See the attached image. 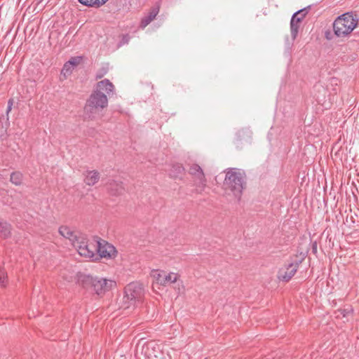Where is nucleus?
Here are the masks:
<instances>
[{
    "mask_svg": "<svg viewBox=\"0 0 359 359\" xmlns=\"http://www.w3.org/2000/svg\"><path fill=\"white\" fill-rule=\"evenodd\" d=\"M23 175L20 172H13L11 175V182L16 185L20 186L22 182Z\"/></svg>",
    "mask_w": 359,
    "mask_h": 359,
    "instance_id": "20",
    "label": "nucleus"
},
{
    "mask_svg": "<svg viewBox=\"0 0 359 359\" xmlns=\"http://www.w3.org/2000/svg\"><path fill=\"white\" fill-rule=\"evenodd\" d=\"M159 12L158 7L152 8L149 13L142 18L140 27L144 29L152 20L155 19Z\"/></svg>",
    "mask_w": 359,
    "mask_h": 359,
    "instance_id": "14",
    "label": "nucleus"
},
{
    "mask_svg": "<svg viewBox=\"0 0 359 359\" xmlns=\"http://www.w3.org/2000/svg\"><path fill=\"white\" fill-rule=\"evenodd\" d=\"M296 16H292L290 20V32L292 40H295L297 37L300 22H297Z\"/></svg>",
    "mask_w": 359,
    "mask_h": 359,
    "instance_id": "17",
    "label": "nucleus"
},
{
    "mask_svg": "<svg viewBox=\"0 0 359 359\" xmlns=\"http://www.w3.org/2000/svg\"><path fill=\"white\" fill-rule=\"evenodd\" d=\"M76 65V62L74 60H69L68 62H66L64 65V67L62 70V73L66 75V74H69L72 73V67Z\"/></svg>",
    "mask_w": 359,
    "mask_h": 359,
    "instance_id": "21",
    "label": "nucleus"
},
{
    "mask_svg": "<svg viewBox=\"0 0 359 359\" xmlns=\"http://www.w3.org/2000/svg\"><path fill=\"white\" fill-rule=\"evenodd\" d=\"M108 190L111 195L118 196L123 193L125 188L121 181L111 180L108 184Z\"/></svg>",
    "mask_w": 359,
    "mask_h": 359,
    "instance_id": "13",
    "label": "nucleus"
},
{
    "mask_svg": "<svg viewBox=\"0 0 359 359\" xmlns=\"http://www.w3.org/2000/svg\"><path fill=\"white\" fill-rule=\"evenodd\" d=\"M106 74V71L103 72H101V73H97L96 74V79H101L104 74Z\"/></svg>",
    "mask_w": 359,
    "mask_h": 359,
    "instance_id": "25",
    "label": "nucleus"
},
{
    "mask_svg": "<svg viewBox=\"0 0 359 359\" xmlns=\"http://www.w3.org/2000/svg\"><path fill=\"white\" fill-rule=\"evenodd\" d=\"M96 252L100 257L107 259H114L117 255L115 247L104 240L96 241Z\"/></svg>",
    "mask_w": 359,
    "mask_h": 359,
    "instance_id": "9",
    "label": "nucleus"
},
{
    "mask_svg": "<svg viewBox=\"0 0 359 359\" xmlns=\"http://www.w3.org/2000/svg\"><path fill=\"white\" fill-rule=\"evenodd\" d=\"M124 293L123 298V306L125 309H128L130 306H134L137 302L142 300L144 295V288L142 284L133 282L125 287Z\"/></svg>",
    "mask_w": 359,
    "mask_h": 359,
    "instance_id": "5",
    "label": "nucleus"
},
{
    "mask_svg": "<svg viewBox=\"0 0 359 359\" xmlns=\"http://www.w3.org/2000/svg\"><path fill=\"white\" fill-rule=\"evenodd\" d=\"M59 233L64 238L69 239L72 242L73 246L74 241L79 238V236H77L76 232L67 226H60L59 229Z\"/></svg>",
    "mask_w": 359,
    "mask_h": 359,
    "instance_id": "11",
    "label": "nucleus"
},
{
    "mask_svg": "<svg viewBox=\"0 0 359 359\" xmlns=\"http://www.w3.org/2000/svg\"><path fill=\"white\" fill-rule=\"evenodd\" d=\"M313 250L315 252H316V250H317V247H316V243L313 244Z\"/></svg>",
    "mask_w": 359,
    "mask_h": 359,
    "instance_id": "28",
    "label": "nucleus"
},
{
    "mask_svg": "<svg viewBox=\"0 0 359 359\" xmlns=\"http://www.w3.org/2000/svg\"><path fill=\"white\" fill-rule=\"evenodd\" d=\"M83 6L98 8L103 6L108 0H78Z\"/></svg>",
    "mask_w": 359,
    "mask_h": 359,
    "instance_id": "16",
    "label": "nucleus"
},
{
    "mask_svg": "<svg viewBox=\"0 0 359 359\" xmlns=\"http://www.w3.org/2000/svg\"><path fill=\"white\" fill-rule=\"evenodd\" d=\"M114 86L109 79H104L97 83L96 88L90 95L83 107L86 118L96 119L100 112L108 106V98L114 94Z\"/></svg>",
    "mask_w": 359,
    "mask_h": 359,
    "instance_id": "1",
    "label": "nucleus"
},
{
    "mask_svg": "<svg viewBox=\"0 0 359 359\" xmlns=\"http://www.w3.org/2000/svg\"><path fill=\"white\" fill-rule=\"evenodd\" d=\"M13 104V99H10L8 101V107H7V109H6V114H7L11 111Z\"/></svg>",
    "mask_w": 359,
    "mask_h": 359,
    "instance_id": "24",
    "label": "nucleus"
},
{
    "mask_svg": "<svg viewBox=\"0 0 359 359\" xmlns=\"http://www.w3.org/2000/svg\"><path fill=\"white\" fill-rule=\"evenodd\" d=\"M74 247L78 253L84 257L97 259L96 241H88L86 238L79 236V238L74 241Z\"/></svg>",
    "mask_w": 359,
    "mask_h": 359,
    "instance_id": "6",
    "label": "nucleus"
},
{
    "mask_svg": "<svg viewBox=\"0 0 359 359\" xmlns=\"http://www.w3.org/2000/svg\"><path fill=\"white\" fill-rule=\"evenodd\" d=\"M151 276L154 280V284L163 286L175 283L180 277L178 273L173 272L166 273L165 271L158 269L151 271Z\"/></svg>",
    "mask_w": 359,
    "mask_h": 359,
    "instance_id": "7",
    "label": "nucleus"
},
{
    "mask_svg": "<svg viewBox=\"0 0 359 359\" xmlns=\"http://www.w3.org/2000/svg\"><path fill=\"white\" fill-rule=\"evenodd\" d=\"M311 8V6H309L306 8H304L302 9H300L295 12L292 16L296 15L295 19H297V22H300L303 20V19L306 17V14L308 13L309 11Z\"/></svg>",
    "mask_w": 359,
    "mask_h": 359,
    "instance_id": "19",
    "label": "nucleus"
},
{
    "mask_svg": "<svg viewBox=\"0 0 359 359\" xmlns=\"http://www.w3.org/2000/svg\"><path fill=\"white\" fill-rule=\"evenodd\" d=\"M189 173L194 177L197 191L202 193L206 187L207 180L201 167L198 164H192L189 167Z\"/></svg>",
    "mask_w": 359,
    "mask_h": 359,
    "instance_id": "8",
    "label": "nucleus"
},
{
    "mask_svg": "<svg viewBox=\"0 0 359 359\" xmlns=\"http://www.w3.org/2000/svg\"><path fill=\"white\" fill-rule=\"evenodd\" d=\"M100 178V174L97 170H88L84 173L83 181L88 186L95 185Z\"/></svg>",
    "mask_w": 359,
    "mask_h": 359,
    "instance_id": "12",
    "label": "nucleus"
},
{
    "mask_svg": "<svg viewBox=\"0 0 359 359\" xmlns=\"http://www.w3.org/2000/svg\"><path fill=\"white\" fill-rule=\"evenodd\" d=\"M79 283L85 289L90 290L99 296L103 295L116 286V282L102 278L93 277L90 275H81Z\"/></svg>",
    "mask_w": 359,
    "mask_h": 359,
    "instance_id": "3",
    "label": "nucleus"
},
{
    "mask_svg": "<svg viewBox=\"0 0 359 359\" xmlns=\"http://www.w3.org/2000/svg\"><path fill=\"white\" fill-rule=\"evenodd\" d=\"M184 172V168L180 163L172 165L169 175L171 177L177 178L182 176Z\"/></svg>",
    "mask_w": 359,
    "mask_h": 359,
    "instance_id": "15",
    "label": "nucleus"
},
{
    "mask_svg": "<svg viewBox=\"0 0 359 359\" xmlns=\"http://www.w3.org/2000/svg\"><path fill=\"white\" fill-rule=\"evenodd\" d=\"M348 311H346V310H343L341 311V314L343 315L344 317H345L347 314Z\"/></svg>",
    "mask_w": 359,
    "mask_h": 359,
    "instance_id": "26",
    "label": "nucleus"
},
{
    "mask_svg": "<svg viewBox=\"0 0 359 359\" xmlns=\"http://www.w3.org/2000/svg\"><path fill=\"white\" fill-rule=\"evenodd\" d=\"M223 185L226 191L231 193L238 201H241L243 190L246 188V174L237 168H226Z\"/></svg>",
    "mask_w": 359,
    "mask_h": 359,
    "instance_id": "2",
    "label": "nucleus"
},
{
    "mask_svg": "<svg viewBox=\"0 0 359 359\" xmlns=\"http://www.w3.org/2000/svg\"><path fill=\"white\" fill-rule=\"evenodd\" d=\"M7 281V276L4 269L0 268V286L4 287Z\"/></svg>",
    "mask_w": 359,
    "mask_h": 359,
    "instance_id": "22",
    "label": "nucleus"
},
{
    "mask_svg": "<svg viewBox=\"0 0 359 359\" xmlns=\"http://www.w3.org/2000/svg\"><path fill=\"white\" fill-rule=\"evenodd\" d=\"M0 233L4 238H7L11 236V226L6 222L1 221L0 219Z\"/></svg>",
    "mask_w": 359,
    "mask_h": 359,
    "instance_id": "18",
    "label": "nucleus"
},
{
    "mask_svg": "<svg viewBox=\"0 0 359 359\" xmlns=\"http://www.w3.org/2000/svg\"><path fill=\"white\" fill-rule=\"evenodd\" d=\"M299 268V263H290L280 268L278 273V278L280 280L288 282L296 273Z\"/></svg>",
    "mask_w": 359,
    "mask_h": 359,
    "instance_id": "10",
    "label": "nucleus"
},
{
    "mask_svg": "<svg viewBox=\"0 0 359 359\" xmlns=\"http://www.w3.org/2000/svg\"><path fill=\"white\" fill-rule=\"evenodd\" d=\"M358 18L353 12L344 13L336 18L333 23V31L338 37L348 36L356 27Z\"/></svg>",
    "mask_w": 359,
    "mask_h": 359,
    "instance_id": "4",
    "label": "nucleus"
},
{
    "mask_svg": "<svg viewBox=\"0 0 359 359\" xmlns=\"http://www.w3.org/2000/svg\"><path fill=\"white\" fill-rule=\"evenodd\" d=\"M151 345H152V344H150V343L147 344L146 345V348H147V349H149V348H152V347H151Z\"/></svg>",
    "mask_w": 359,
    "mask_h": 359,
    "instance_id": "27",
    "label": "nucleus"
},
{
    "mask_svg": "<svg viewBox=\"0 0 359 359\" xmlns=\"http://www.w3.org/2000/svg\"><path fill=\"white\" fill-rule=\"evenodd\" d=\"M130 39V37L129 34H126L122 35L121 39L118 43V46H122L125 44L128 43Z\"/></svg>",
    "mask_w": 359,
    "mask_h": 359,
    "instance_id": "23",
    "label": "nucleus"
}]
</instances>
